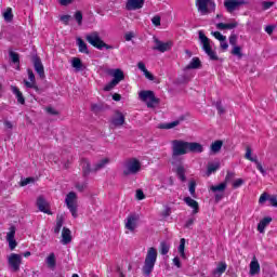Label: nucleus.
<instances>
[{"label": "nucleus", "instance_id": "nucleus-54", "mask_svg": "<svg viewBox=\"0 0 277 277\" xmlns=\"http://www.w3.org/2000/svg\"><path fill=\"white\" fill-rule=\"evenodd\" d=\"M124 38H126L127 42H131V40H133V38H135V32H133V31L127 32L124 35Z\"/></svg>", "mask_w": 277, "mask_h": 277}, {"label": "nucleus", "instance_id": "nucleus-42", "mask_svg": "<svg viewBox=\"0 0 277 277\" xmlns=\"http://www.w3.org/2000/svg\"><path fill=\"white\" fill-rule=\"evenodd\" d=\"M15 235H16V227L11 226L10 232L6 234V241L14 239Z\"/></svg>", "mask_w": 277, "mask_h": 277}, {"label": "nucleus", "instance_id": "nucleus-57", "mask_svg": "<svg viewBox=\"0 0 277 277\" xmlns=\"http://www.w3.org/2000/svg\"><path fill=\"white\" fill-rule=\"evenodd\" d=\"M47 113L50 114V116H57L60 113L53 108V107H48Z\"/></svg>", "mask_w": 277, "mask_h": 277}, {"label": "nucleus", "instance_id": "nucleus-51", "mask_svg": "<svg viewBox=\"0 0 277 277\" xmlns=\"http://www.w3.org/2000/svg\"><path fill=\"white\" fill-rule=\"evenodd\" d=\"M144 198H146V195H144V190L137 189L136 190V200H144Z\"/></svg>", "mask_w": 277, "mask_h": 277}, {"label": "nucleus", "instance_id": "nucleus-28", "mask_svg": "<svg viewBox=\"0 0 277 277\" xmlns=\"http://www.w3.org/2000/svg\"><path fill=\"white\" fill-rule=\"evenodd\" d=\"M80 166L82 168L83 176H89L90 172H92V169L90 168V161H88V159H82Z\"/></svg>", "mask_w": 277, "mask_h": 277}, {"label": "nucleus", "instance_id": "nucleus-44", "mask_svg": "<svg viewBox=\"0 0 277 277\" xmlns=\"http://www.w3.org/2000/svg\"><path fill=\"white\" fill-rule=\"evenodd\" d=\"M10 58L13 62V64H18L21 62L18 53L16 52H10Z\"/></svg>", "mask_w": 277, "mask_h": 277}, {"label": "nucleus", "instance_id": "nucleus-21", "mask_svg": "<svg viewBox=\"0 0 277 277\" xmlns=\"http://www.w3.org/2000/svg\"><path fill=\"white\" fill-rule=\"evenodd\" d=\"M228 265L226 262H220L216 266V268L212 272L213 277H220L222 274H224L227 269Z\"/></svg>", "mask_w": 277, "mask_h": 277}, {"label": "nucleus", "instance_id": "nucleus-27", "mask_svg": "<svg viewBox=\"0 0 277 277\" xmlns=\"http://www.w3.org/2000/svg\"><path fill=\"white\" fill-rule=\"evenodd\" d=\"M202 66V63L200 62V58L198 57H193L190 63L186 66L188 70H196Z\"/></svg>", "mask_w": 277, "mask_h": 277}, {"label": "nucleus", "instance_id": "nucleus-9", "mask_svg": "<svg viewBox=\"0 0 277 277\" xmlns=\"http://www.w3.org/2000/svg\"><path fill=\"white\" fill-rule=\"evenodd\" d=\"M248 1L246 0H225L224 1V8L229 14H233L235 10H239L241 5H246Z\"/></svg>", "mask_w": 277, "mask_h": 277}, {"label": "nucleus", "instance_id": "nucleus-31", "mask_svg": "<svg viewBox=\"0 0 277 277\" xmlns=\"http://www.w3.org/2000/svg\"><path fill=\"white\" fill-rule=\"evenodd\" d=\"M77 44L80 53H85L87 55L90 53V51H88V44H85V41H83L81 38L77 39Z\"/></svg>", "mask_w": 277, "mask_h": 277}, {"label": "nucleus", "instance_id": "nucleus-8", "mask_svg": "<svg viewBox=\"0 0 277 277\" xmlns=\"http://www.w3.org/2000/svg\"><path fill=\"white\" fill-rule=\"evenodd\" d=\"M245 159H248V161H251L252 163H255L259 172L265 176L267 172L265 169H263V164L259 161V158L256 156L252 157V148L250 146L246 147V154H245Z\"/></svg>", "mask_w": 277, "mask_h": 277}, {"label": "nucleus", "instance_id": "nucleus-16", "mask_svg": "<svg viewBox=\"0 0 277 277\" xmlns=\"http://www.w3.org/2000/svg\"><path fill=\"white\" fill-rule=\"evenodd\" d=\"M32 62L36 72L41 79H44V65H42V61L40 60V57L34 56Z\"/></svg>", "mask_w": 277, "mask_h": 277}, {"label": "nucleus", "instance_id": "nucleus-50", "mask_svg": "<svg viewBox=\"0 0 277 277\" xmlns=\"http://www.w3.org/2000/svg\"><path fill=\"white\" fill-rule=\"evenodd\" d=\"M151 23L155 27H159V25H161V17L159 15L154 16L151 18Z\"/></svg>", "mask_w": 277, "mask_h": 277}, {"label": "nucleus", "instance_id": "nucleus-64", "mask_svg": "<svg viewBox=\"0 0 277 277\" xmlns=\"http://www.w3.org/2000/svg\"><path fill=\"white\" fill-rule=\"evenodd\" d=\"M269 202H271L272 207H277V197H271Z\"/></svg>", "mask_w": 277, "mask_h": 277}, {"label": "nucleus", "instance_id": "nucleus-19", "mask_svg": "<svg viewBox=\"0 0 277 277\" xmlns=\"http://www.w3.org/2000/svg\"><path fill=\"white\" fill-rule=\"evenodd\" d=\"M249 267H250V271H249L250 276H256L261 274V264H259V260H256L255 256L252 259Z\"/></svg>", "mask_w": 277, "mask_h": 277}, {"label": "nucleus", "instance_id": "nucleus-24", "mask_svg": "<svg viewBox=\"0 0 277 277\" xmlns=\"http://www.w3.org/2000/svg\"><path fill=\"white\" fill-rule=\"evenodd\" d=\"M272 224V217L267 216L264 217L260 223L258 224V230L259 233H265V228Z\"/></svg>", "mask_w": 277, "mask_h": 277}, {"label": "nucleus", "instance_id": "nucleus-59", "mask_svg": "<svg viewBox=\"0 0 277 277\" xmlns=\"http://www.w3.org/2000/svg\"><path fill=\"white\" fill-rule=\"evenodd\" d=\"M92 111H94L95 114H98V111H103V107L101 105L93 104Z\"/></svg>", "mask_w": 277, "mask_h": 277}, {"label": "nucleus", "instance_id": "nucleus-39", "mask_svg": "<svg viewBox=\"0 0 277 277\" xmlns=\"http://www.w3.org/2000/svg\"><path fill=\"white\" fill-rule=\"evenodd\" d=\"M217 170H220V163H209L208 164V176H210V174H213V172H217Z\"/></svg>", "mask_w": 277, "mask_h": 277}, {"label": "nucleus", "instance_id": "nucleus-17", "mask_svg": "<svg viewBox=\"0 0 277 277\" xmlns=\"http://www.w3.org/2000/svg\"><path fill=\"white\" fill-rule=\"evenodd\" d=\"M37 207L39 211L42 213H47L48 215H51V210H49V202H47V199L44 197L40 196L37 199Z\"/></svg>", "mask_w": 277, "mask_h": 277}, {"label": "nucleus", "instance_id": "nucleus-37", "mask_svg": "<svg viewBox=\"0 0 277 277\" xmlns=\"http://www.w3.org/2000/svg\"><path fill=\"white\" fill-rule=\"evenodd\" d=\"M177 250H179L181 258L185 259V238H182L180 240V246H179Z\"/></svg>", "mask_w": 277, "mask_h": 277}, {"label": "nucleus", "instance_id": "nucleus-48", "mask_svg": "<svg viewBox=\"0 0 277 277\" xmlns=\"http://www.w3.org/2000/svg\"><path fill=\"white\" fill-rule=\"evenodd\" d=\"M105 168V159H102L98 163L95 164L93 171L98 172V170H103Z\"/></svg>", "mask_w": 277, "mask_h": 277}, {"label": "nucleus", "instance_id": "nucleus-5", "mask_svg": "<svg viewBox=\"0 0 277 277\" xmlns=\"http://www.w3.org/2000/svg\"><path fill=\"white\" fill-rule=\"evenodd\" d=\"M195 5L201 16H207L215 10V1L213 0H196Z\"/></svg>", "mask_w": 277, "mask_h": 277}, {"label": "nucleus", "instance_id": "nucleus-4", "mask_svg": "<svg viewBox=\"0 0 277 277\" xmlns=\"http://www.w3.org/2000/svg\"><path fill=\"white\" fill-rule=\"evenodd\" d=\"M171 144H172V159H176V157L187 155L188 142H185L183 140H174L172 141Z\"/></svg>", "mask_w": 277, "mask_h": 277}, {"label": "nucleus", "instance_id": "nucleus-3", "mask_svg": "<svg viewBox=\"0 0 277 277\" xmlns=\"http://www.w3.org/2000/svg\"><path fill=\"white\" fill-rule=\"evenodd\" d=\"M199 40L202 44V49L205 51V53L208 55V57L210 60H212L213 62H217L219 57H217V53H215V51H213V49H211V39H209V37H207L205 35V32H202V30H199Z\"/></svg>", "mask_w": 277, "mask_h": 277}, {"label": "nucleus", "instance_id": "nucleus-10", "mask_svg": "<svg viewBox=\"0 0 277 277\" xmlns=\"http://www.w3.org/2000/svg\"><path fill=\"white\" fill-rule=\"evenodd\" d=\"M137 222H140V216L137 214H130L124 220L126 229L130 233H135V228H137Z\"/></svg>", "mask_w": 277, "mask_h": 277}, {"label": "nucleus", "instance_id": "nucleus-11", "mask_svg": "<svg viewBox=\"0 0 277 277\" xmlns=\"http://www.w3.org/2000/svg\"><path fill=\"white\" fill-rule=\"evenodd\" d=\"M87 41L95 49H103L105 47V42L98 36V32H92L87 35Z\"/></svg>", "mask_w": 277, "mask_h": 277}, {"label": "nucleus", "instance_id": "nucleus-32", "mask_svg": "<svg viewBox=\"0 0 277 277\" xmlns=\"http://www.w3.org/2000/svg\"><path fill=\"white\" fill-rule=\"evenodd\" d=\"M223 144L224 143L222 141H215L214 143H212L210 147L211 153H213L214 155L216 153H220V150H222Z\"/></svg>", "mask_w": 277, "mask_h": 277}, {"label": "nucleus", "instance_id": "nucleus-46", "mask_svg": "<svg viewBox=\"0 0 277 277\" xmlns=\"http://www.w3.org/2000/svg\"><path fill=\"white\" fill-rule=\"evenodd\" d=\"M212 36L219 40V42H222V40H226V36L222 35L220 31H212Z\"/></svg>", "mask_w": 277, "mask_h": 277}, {"label": "nucleus", "instance_id": "nucleus-40", "mask_svg": "<svg viewBox=\"0 0 277 277\" xmlns=\"http://www.w3.org/2000/svg\"><path fill=\"white\" fill-rule=\"evenodd\" d=\"M188 192L193 198H196V181H190L188 184Z\"/></svg>", "mask_w": 277, "mask_h": 277}, {"label": "nucleus", "instance_id": "nucleus-1", "mask_svg": "<svg viewBox=\"0 0 277 277\" xmlns=\"http://www.w3.org/2000/svg\"><path fill=\"white\" fill-rule=\"evenodd\" d=\"M142 172V162L137 158H130L124 161L122 167L123 176H135Z\"/></svg>", "mask_w": 277, "mask_h": 277}, {"label": "nucleus", "instance_id": "nucleus-62", "mask_svg": "<svg viewBox=\"0 0 277 277\" xmlns=\"http://www.w3.org/2000/svg\"><path fill=\"white\" fill-rule=\"evenodd\" d=\"M263 10H269L274 5V2L264 1L262 2Z\"/></svg>", "mask_w": 277, "mask_h": 277}, {"label": "nucleus", "instance_id": "nucleus-61", "mask_svg": "<svg viewBox=\"0 0 277 277\" xmlns=\"http://www.w3.org/2000/svg\"><path fill=\"white\" fill-rule=\"evenodd\" d=\"M61 21L62 23H64V25H68V23L70 22V15L61 16Z\"/></svg>", "mask_w": 277, "mask_h": 277}, {"label": "nucleus", "instance_id": "nucleus-2", "mask_svg": "<svg viewBox=\"0 0 277 277\" xmlns=\"http://www.w3.org/2000/svg\"><path fill=\"white\" fill-rule=\"evenodd\" d=\"M157 263V249L155 247L148 248L147 254L145 256L144 265L142 272L145 276L153 274L155 269V264Z\"/></svg>", "mask_w": 277, "mask_h": 277}, {"label": "nucleus", "instance_id": "nucleus-23", "mask_svg": "<svg viewBox=\"0 0 277 277\" xmlns=\"http://www.w3.org/2000/svg\"><path fill=\"white\" fill-rule=\"evenodd\" d=\"M188 153H203L205 147H202V144L196 143V142H188Z\"/></svg>", "mask_w": 277, "mask_h": 277}, {"label": "nucleus", "instance_id": "nucleus-30", "mask_svg": "<svg viewBox=\"0 0 277 277\" xmlns=\"http://www.w3.org/2000/svg\"><path fill=\"white\" fill-rule=\"evenodd\" d=\"M185 167L183 166H179L176 168V174H177V177L180 179V181H182V183H185V181H187V177L185 176Z\"/></svg>", "mask_w": 277, "mask_h": 277}, {"label": "nucleus", "instance_id": "nucleus-7", "mask_svg": "<svg viewBox=\"0 0 277 277\" xmlns=\"http://www.w3.org/2000/svg\"><path fill=\"white\" fill-rule=\"evenodd\" d=\"M138 98L146 103L147 107H155V103H157V97H155V93L153 91H141L138 93Z\"/></svg>", "mask_w": 277, "mask_h": 277}, {"label": "nucleus", "instance_id": "nucleus-26", "mask_svg": "<svg viewBox=\"0 0 277 277\" xmlns=\"http://www.w3.org/2000/svg\"><path fill=\"white\" fill-rule=\"evenodd\" d=\"M238 25L239 24L237 22H232L228 24L219 23V24H216V29L224 31V29H235L236 27H238Z\"/></svg>", "mask_w": 277, "mask_h": 277}, {"label": "nucleus", "instance_id": "nucleus-60", "mask_svg": "<svg viewBox=\"0 0 277 277\" xmlns=\"http://www.w3.org/2000/svg\"><path fill=\"white\" fill-rule=\"evenodd\" d=\"M264 202H267V194H266V193H263V194L260 196V199H259V203H260V205H263Z\"/></svg>", "mask_w": 277, "mask_h": 277}, {"label": "nucleus", "instance_id": "nucleus-56", "mask_svg": "<svg viewBox=\"0 0 277 277\" xmlns=\"http://www.w3.org/2000/svg\"><path fill=\"white\" fill-rule=\"evenodd\" d=\"M229 44H232V47H236V44H237V35H230Z\"/></svg>", "mask_w": 277, "mask_h": 277}, {"label": "nucleus", "instance_id": "nucleus-14", "mask_svg": "<svg viewBox=\"0 0 277 277\" xmlns=\"http://www.w3.org/2000/svg\"><path fill=\"white\" fill-rule=\"evenodd\" d=\"M107 75L113 77V81H117V83H120V81H124V71L122 69H107Z\"/></svg>", "mask_w": 277, "mask_h": 277}, {"label": "nucleus", "instance_id": "nucleus-20", "mask_svg": "<svg viewBox=\"0 0 277 277\" xmlns=\"http://www.w3.org/2000/svg\"><path fill=\"white\" fill-rule=\"evenodd\" d=\"M184 202L187 205V207H190V209H193L194 214L200 211V206L198 205V201L194 200L192 197H185Z\"/></svg>", "mask_w": 277, "mask_h": 277}, {"label": "nucleus", "instance_id": "nucleus-13", "mask_svg": "<svg viewBox=\"0 0 277 277\" xmlns=\"http://www.w3.org/2000/svg\"><path fill=\"white\" fill-rule=\"evenodd\" d=\"M23 258L19 254L12 253L9 256V265L12 267L14 272H18L21 269V263Z\"/></svg>", "mask_w": 277, "mask_h": 277}, {"label": "nucleus", "instance_id": "nucleus-52", "mask_svg": "<svg viewBox=\"0 0 277 277\" xmlns=\"http://www.w3.org/2000/svg\"><path fill=\"white\" fill-rule=\"evenodd\" d=\"M243 185V181L241 179H237L236 181L233 182V187L234 189H237Z\"/></svg>", "mask_w": 277, "mask_h": 277}, {"label": "nucleus", "instance_id": "nucleus-35", "mask_svg": "<svg viewBox=\"0 0 277 277\" xmlns=\"http://www.w3.org/2000/svg\"><path fill=\"white\" fill-rule=\"evenodd\" d=\"M62 226H64V217L63 216H57L56 225L54 227L55 235H60V230H62Z\"/></svg>", "mask_w": 277, "mask_h": 277}, {"label": "nucleus", "instance_id": "nucleus-47", "mask_svg": "<svg viewBox=\"0 0 277 277\" xmlns=\"http://www.w3.org/2000/svg\"><path fill=\"white\" fill-rule=\"evenodd\" d=\"M233 179H235V172L227 171L225 181L223 183H226V185H228V183H230V181H233Z\"/></svg>", "mask_w": 277, "mask_h": 277}, {"label": "nucleus", "instance_id": "nucleus-45", "mask_svg": "<svg viewBox=\"0 0 277 277\" xmlns=\"http://www.w3.org/2000/svg\"><path fill=\"white\" fill-rule=\"evenodd\" d=\"M232 55H236L237 57H242L243 54H241V48L239 45H235L232 50Z\"/></svg>", "mask_w": 277, "mask_h": 277}, {"label": "nucleus", "instance_id": "nucleus-38", "mask_svg": "<svg viewBox=\"0 0 277 277\" xmlns=\"http://www.w3.org/2000/svg\"><path fill=\"white\" fill-rule=\"evenodd\" d=\"M181 124V121L175 120L169 123H163L160 126V129H174V127H179Z\"/></svg>", "mask_w": 277, "mask_h": 277}, {"label": "nucleus", "instance_id": "nucleus-49", "mask_svg": "<svg viewBox=\"0 0 277 277\" xmlns=\"http://www.w3.org/2000/svg\"><path fill=\"white\" fill-rule=\"evenodd\" d=\"M75 18L78 25H81V23L83 22V14L81 13V11L76 12Z\"/></svg>", "mask_w": 277, "mask_h": 277}, {"label": "nucleus", "instance_id": "nucleus-41", "mask_svg": "<svg viewBox=\"0 0 277 277\" xmlns=\"http://www.w3.org/2000/svg\"><path fill=\"white\" fill-rule=\"evenodd\" d=\"M3 17H4V21H6L8 23H10V21H12V18H14L11 8L6 9V11L3 13Z\"/></svg>", "mask_w": 277, "mask_h": 277}, {"label": "nucleus", "instance_id": "nucleus-53", "mask_svg": "<svg viewBox=\"0 0 277 277\" xmlns=\"http://www.w3.org/2000/svg\"><path fill=\"white\" fill-rule=\"evenodd\" d=\"M216 109H217V113L220 114V116H222L223 114L226 113V110L224 109V106H222L221 102L216 103Z\"/></svg>", "mask_w": 277, "mask_h": 277}, {"label": "nucleus", "instance_id": "nucleus-36", "mask_svg": "<svg viewBox=\"0 0 277 277\" xmlns=\"http://www.w3.org/2000/svg\"><path fill=\"white\" fill-rule=\"evenodd\" d=\"M168 252H170V243L166 241L160 242V253L162 254V256H166Z\"/></svg>", "mask_w": 277, "mask_h": 277}, {"label": "nucleus", "instance_id": "nucleus-63", "mask_svg": "<svg viewBox=\"0 0 277 277\" xmlns=\"http://www.w3.org/2000/svg\"><path fill=\"white\" fill-rule=\"evenodd\" d=\"M6 241L9 242L10 250H14V248H16L17 243L15 239L6 240Z\"/></svg>", "mask_w": 277, "mask_h": 277}, {"label": "nucleus", "instance_id": "nucleus-15", "mask_svg": "<svg viewBox=\"0 0 277 277\" xmlns=\"http://www.w3.org/2000/svg\"><path fill=\"white\" fill-rule=\"evenodd\" d=\"M142 8H144V0H128L126 2V10L129 12L142 10Z\"/></svg>", "mask_w": 277, "mask_h": 277}, {"label": "nucleus", "instance_id": "nucleus-29", "mask_svg": "<svg viewBox=\"0 0 277 277\" xmlns=\"http://www.w3.org/2000/svg\"><path fill=\"white\" fill-rule=\"evenodd\" d=\"M45 263L50 269H55V265H57L55 253H50L45 260Z\"/></svg>", "mask_w": 277, "mask_h": 277}, {"label": "nucleus", "instance_id": "nucleus-55", "mask_svg": "<svg viewBox=\"0 0 277 277\" xmlns=\"http://www.w3.org/2000/svg\"><path fill=\"white\" fill-rule=\"evenodd\" d=\"M29 183H34V177H27L21 182V186L25 187L26 185H29Z\"/></svg>", "mask_w": 277, "mask_h": 277}, {"label": "nucleus", "instance_id": "nucleus-12", "mask_svg": "<svg viewBox=\"0 0 277 277\" xmlns=\"http://www.w3.org/2000/svg\"><path fill=\"white\" fill-rule=\"evenodd\" d=\"M154 42H155V47L153 48L154 51H159L160 53H166V51H170V49H172L171 41L162 42L161 40L155 38Z\"/></svg>", "mask_w": 277, "mask_h": 277}, {"label": "nucleus", "instance_id": "nucleus-25", "mask_svg": "<svg viewBox=\"0 0 277 277\" xmlns=\"http://www.w3.org/2000/svg\"><path fill=\"white\" fill-rule=\"evenodd\" d=\"M11 90L17 98V103H19L21 105H25V96H23V92H21L18 87H11Z\"/></svg>", "mask_w": 277, "mask_h": 277}, {"label": "nucleus", "instance_id": "nucleus-6", "mask_svg": "<svg viewBox=\"0 0 277 277\" xmlns=\"http://www.w3.org/2000/svg\"><path fill=\"white\" fill-rule=\"evenodd\" d=\"M65 205L70 211L72 217H77V193L70 192L65 198Z\"/></svg>", "mask_w": 277, "mask_h": 277}, {"label": "nucleus", "instance_id": "nucleus-34", "mask_svg": "<svg viewBox=\"0 0 277 277\" xmlns=\"http://www.w3.org/2000/svg\"><path fill=\"white\" fill-rule=\"evenodd\" d=\"M71 66L78 71L83 70V63L81 62V58H77V57L72 58Z\"/></svg>", "mask_w": 277, "mask_h": 277}, {"label": "nucleus", "instance_id": "nucleus-22", "mask_svg": "<svg viewBox=\"0 0 277 277\" xmlns=\"http://www.w3.org/2000/svg\"><path fill=\"white\" fill-rule=\"evenodd\" d=\"M70 241H72L71 233L67 227H64L62 230V243L63 246H68Z\"/></svg>", "mask_w": 277, "mask_h": 277}, {"label": "nucleus", "instance_id": "nucleus-33", "mask_svg": "<svg viewBox=\"0 0 277 277\" xmlns=\"http://www.w3.org/2000/svg\"><path fill=\"white\" fill-rule=\"evenodd\" d=\"M226 185L227 184L225 182L217 184V185H212V186H210V190L213 192L214 194L217 192H225Z\"/></svg>", "mask_w": 277, "mask_h": 277}, {"label": "nucleus", "instance_id": "nucleus-43", "mask_svg": "<svg viewBox=\"0 0 277 277\" xmlns=\"http://www.w3.org/2000/svg\"><path fill=\"white\" fill-rule=\"evenodd\" d=\"M116 85H118V81L111 80L109 83H107L105 85V91L110 92V90H114V88H116Z\"/></svg>", "mask_w": 277, "mask_h": 277}, {"label": "nucleus", "instance_id": "nucleus-58", "mask_svg": "<svg viewBox=\"0 0 277 277\" xmlns=\"http://www.w3.org/2000/svg\"><path fill=\"white\" fill-rule=\"evenodd\" d=\"M274 29H276V26L273 25H268L265 27V31L266 34H268V36H272V34H274Z\"/></svg>", "mask_w": 277, "mask_h": 277}, {"label": "nucleus", "instance_id": "nucleus-18", "mask_svg": "<svg viewBox=\"0 0 277 277\" xmlns=\"http://www.w3.org/2000/svg\"><path fill=\"white\" fill-rule=\"evenodd\" d=\"M124 115L120 110H117L111 118V124L113 127H122V124H124Z\"/></svg>", "mask_w": 277, "mask_h": 277}]
</instances>
